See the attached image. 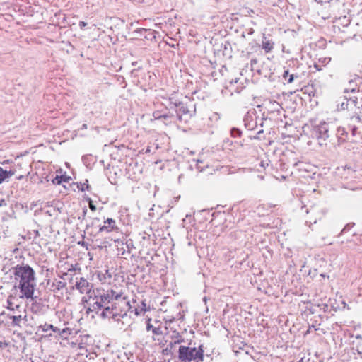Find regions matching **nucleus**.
<instances>
[{
  "label": "nucleus",
  "mask_w": 362,
  "mask_h": 362,
  "mask_svg": "<svg viewBox=\"0 0 362 362\" xmlns=\"http://www.w3.org/2000/svg\"><path fill=\"white\" fill-rule=\"evenodd\" d=\"M25 323H23V327H30L33 328L34 326L36 325V323L34 322V319L33 316H28V321L25 322Z\"/></svg>",
  "instance_id": "27"
},
{
  "label": "nucleus",
  "mask_w": 362,
  "mask_h": 362,
  "mask_svg": "<svg viewBox=\"0 0 362 362\" xmlns=\"http://www.w3.org/2000/svg\"><path fill=\"white\" fill-rule=\"evenodd\" d=\"M1 346V342H0V347Z\"/></svg>",
  "instance_id": "60"
},
{
  "label": "nucleus",
  "mask_w": 362,
  "mask_h": 362,
  "mask_svg": "<svg viewBox=\"0 0 362 362\" xmlns=\"http://www.w3.org/2000/svg\"><path fill=\"white\" fill-rule=\"evenodd\" d=\"M57 332L59 333V335L62 338L66 339L71 334V329L69 328L59 329V331Z\"/></svg>",
  "instance_id": "26"
},
{
  "label": "nucleus",
  "mask_w": 362,
  "mask_h": 362,
  "mask_svg": "<svg viewBox=\"0 0 362 362\" xmlns=\"http://www.w3.org/2000/svg\"><path fill=\"white\" fill-rule=\"evenodd\" d=\"M238 78H235V79H232L230 83H238Z\"/></svg>",
  "instance_id": "46"
},
{
  "label": "nucleus",
  "mask_w": 362,
  "mask_h": 362,
  "mask_svg": "<svg viewBox=\"0 0 362 362\" xmlns=\"http://www.w3.org/2000/svg\"><path fill=\"white\" fill-rule=\"evenodd\" d=\"M206 299H207V298H206V296H204V298H203V300H204V302H206Z\"/></svg>",
  "instance_id": "52"
},
{
  "label": "nucleus",
  "mask_w": 362,
  "mask_h": 362,
  "mask_svg": "<svg viewBox=\"0 0 362 362\" xmlns=\"http://www.w3.org/2000/svg\"><path fill=\"white\" fill-rule=\"evenodd\" d=\"M204 352L202 345L198 348L180 345L177 358L180 362H202Z\"/></svg>",
  "instance_id": "4"
},
{
  "label": "nucleus",
  "mask_w": 362,
  "mask_h": 362,
  "mask_svg": "<svg viewBox=\"0 0 362 362\" xmlns=\"http://www.w3.org/2000/svg\"><path fill=\"white\" fill-rule=\"evenodd\" d=\"M24 297H26L28 303L31 304V310L34 313L40 311L45 306L44 302L39 298V296H20L21 298Z\"/></svg>",
  "instance_id": "8"
},
{
  "label": "nucleus",
  "mask_w": 362,
  "mask_h": 362,
  "mask_svg": "<svg viewBox=\"0 0 362 362\" xmlns=\"http://www.w3.org/2000/svg\"><path fill=\"white\" fill-rule=\"evenodd\" d=\"M300 76L297 74L291 73L289 77L286 79V83L291 84L294 82L295 80H300Z\"/></svg>",
  "instance_id": "28"
},
{
  "label": "nucleus",
  "mask_w": 362,
  "mask_h": 362,
  "mask_svg": "<svg viewBox=\"0 0 362 362\" xmlns=\"http://www.w3.org/2000/svg\"><path fill=\"white\" fill-rule=\"evenodd\" d=\"M351 96L345 95L343 98V101L341 103H339L337 105L338 110H348L351 112Z\"/></svg>",
  "instance_id": "16"
},
{
  "label": "nucleus",
  "mask_w": 362,
  "mask_h": 362,
  "mask_svg": "<svg viewBox=\"0 0 362 362\" xmlns=\"http://www.w3.org/2000/svg\"><path fill=\"white\" fill-rule=\"evenodd\" d=\"M103 223L104 224L103 226H98L99 230L98 234H103V233H108L118 230L115 220L112 218H107Z\"/></svg>",
  "instance_id": "9"
},
{
  "label": "nucleus",
  "mask_w": 362,
  "mask_h": 362,
  "mask_svg": "<svg viewBox=\"0 0 362 362\" xmlns=\"http://www.w3.org/2000/svg\"><path fill=\"white\" fill-rule=\"evenodd\" d=\"M7 317L11 320L10 325L13 327H18L20 328L23 327V323H25V322L28 321V315H25L22 316L21 315H9L8 314Z\"/></svg>",
  "instance_id": "13"
},
{
  "label": "nucleus",
  "mask_w": 362,
  "mask_h": 362,
  "mask_svg": "<svg viewBox=\"0 0 362 362\" xmlns=\"http://www.w3.org/2000/svg\"><path fill=\"white\" fill-rule=\"evenodd\" d=\"M38 329H42V331L45 332H47L49 329H52L54 332H57L59 331V328H57V327L53 326L51 324H45L43 325H40V326H38Z\"/></svg>",
  "instance_id": "24"
},
{
  "label": "nucleus",
  "mask_w": 362,
  "mask_h": 362,
  "mask_svg": "<svg viewBox=\"0 0 362 362\" xmlns=\"http://www.w3.org/2000/svg\"><path fill=\"white\" fill-rule=\"evenodd\" d=\"M341 177L345 180H349L351 178L356 177L355 173L356 170L351 168V167L345 166L342 169Z\"/></svg>",
  "instance_id": "17"
},
{
  "label": "nucleus",
  "mask_w": 362,
  "mask_h": 362,
  "mask_svg": "<svg viewBox=\"0 0 362 362\" xmlns=\"http://www.w3.org/2000/svg\"><path fill=\"white\" fill-rule=\"evenodd\" d=\"M107 298L108 303H107L106 306H111V303L115 301V296H106Z\"/></svg>",
  "instance_id": "37"
},
{
  "label": "nucleus",
  "mask_w": 362,
  "mask_h": 362,
  "mask_svg": "<svg viewBox=\"0 0 362 362\" xmlns=\"http://www.w3.org/2000/svg\"><path fill=\"white\" fill-rule=\"evenodd\" d=\"M165 111L163 110H156L153 112V117L154 118V119L156 120H160V117L162 116L163 113Z\"/></svg>",
  "instance_id": "33"
},
{
  "label": "nucleus",
  "mask_w": 362,
  "mask_h": 362,
  "mask_svg": "<svg viewBox=\"0 0 362 362\" xmlns=\"http://www.w3.org/2000/svg\"><path fill=\"white\" fill-rule=\"evenodd\" d=\"M97 278L100 282L105 284L112 279V274L107 269L105 270V273L102 272H97Z\"/></svg>",
  "instance_id": "19"
},
{
  "label": "nucleus",
  "mask_w": 362,
  "mask_h": 362,
  "mask_svg": "<svg viewBox=\"0 0 362 362\" xmlns=\"http://www.w3.org/2000/svg\"><path fill=\"white\" fill-rule=\"evenodd\" d=\"M87 129V124H83L81 128V129L83 130V129Z\"/></svg>",
  "instance_id": "47"
},
{
  "label": "nucleus",
  "mask_w": 362,
  "mask_h": 362,
  "mask_svg": "<svg viewBox=\"0 0 362 362\" xmlns=\"http://www.w3.org/2000/svg\"><path fill=\"white\" fill-rule=\"evenodd\" d=\"M71 180V177L70 176L65 175H56L55 177L52 180V183L54 185H61L62 182H69Z\"/></svg>",
  "instance_id": "22"
},
{
  "label": "nucleus",
  "mask_w": 362,
  "mask_h": 362,
  "mask_svg": "<svg viewBox=\"0 0 362 362\" xmlns=\"http://www.w3.org/2000/svg\"><path fill=\"white\" fill-rule=\"evenodd\" d=\"M170 110L169 107H166L165 112L160 117V120H161L165 125L170 124L173 122V119L175 117V115L170 112Z\"/></svg>",
  "instance_id": "15"
},
{
  "label": "nucleus",
  "mask_w": 362,
  "mask_h": 362,
  "mask_svg": "<svg viewBox=\"0 0 362 362\" xmlns=\"http://www.w3.org/2000/svg\"><path fill=\"white\" fill-rule=\"evenodd\" d=\"M148 265H153V264L151 263V262H148L147 266H148Z\"/></svg>",
  "instance_id": "53"
},
{
  "label": "nucleus",
  "mask_w": 362,
  "mask_h": 362,
  "mask_svg": "<svg viewBox=\"0 0 362 362\" xmlns=\"http://www.w3.org/2000/svg\"><path fill=\"white\" fill-rule=\"evenodd\" d=\"M15 174V170H6L0 167V185Z\"/></svg>",
  "instance_id": "18"
},
{
  "label": "nucleus",
  "mask_w": 362,
  "mask_h": 362,
  "mask_svg": "<svg viewBox=\"0 0 362 362\" xmlns=\"http://www.w3.org/2000/svg\"><path fill=\"white\" fill-rule=\"evenodd\" d=\"M87 214V209L85 207L83 209V217L84 218Z\"/></svg>",
  "instance_id": "45"
},
{
  "label": "nucleus",
  "mask_w": 362,
  "mask_h": 362,
  "mask_svg": "<svg viewBox=\"0 0 362 362\" xmlns=\"http://www.w3.org/2000/svg\"><path fill=\"white\" fill-rule=\"evenodd\" d=\"M177 344H174V337H172V341L169 343L168 346H169L172 349H174L175 347V346Z\"/></svg>",
  "instance_id": "38"
},
{
  "label": "nucleus",
  "mask_w": 362,
  "mask_h": 362,
  "mask_svg": "<svg viewBox=\"0 0 362 362\" xmlns=\"http://www.w3.org/2000/svg\"><path fill=\"white\" fill-rule=\"evenodd\" d=\"M137 63H138V62H137L136 61L133 62L132 63V66H136V65H137Z\"/></svg>",
  "instance_id": "49"
},
{
  "label": "nucleus",
  "mask_w": 362,
  "mask_h": 362,
  "mask_svg": "<svg viewBox=\"0 0 362 362\" xmlns=\"http://www.w3.org/2000/svg\"><path fill=\"white\" fill-rule=\"evenodd\" d=\"M12 214H14V211L13 209H11Z\"/></svg>",
  "instance_id": "57"
},
{
  "label": "nucleus",
  "mask_w": 362,
  "mask_h": 362,
  "mask_svg": "<svg viewBox=\"0 0 362 362\" xmlns=\"http://www.w3.org/2000/svg\"><path fill=\"white\" fill-rule=\"evenodd\" d=\"M149 306L147 308V305L145 303V300L141 301V308H135V313L136 315H139L142 311H146L147 310H149Z\"/></svg>",
  "instance_id": "29"
},
{
  "label": "nucleus",
  "mask_w": 362,
  "mask_h": 362,
  "mask_svg": "<svg viewBox=\"0 0 362 362\" xmlns=\"http://www.w3.org/2000/svg\"><path fill=\"white\" fill-rule=\"evenodd\" d=\"M230 135H231V136L235 137V138L240 137L242 135V131L239 128L233 127L230 129Z\"/></svg>",
  "instance_id": "30"
},
{
  "label": "nucleus",
  "mask_w": 362,
  "mask_h": 362,
  "mask_svg": "<svg viewBox=\"0 0 362 362\" xmlns=\"http://www.w3.org/2000/svg\"><path fill=\"white\" fill-rule=\"evenodd\" d=\"M111 294L115 295L117 294L113 290L111 291Z\"/></svg>",
  "instance_id": "51"
},
{
  "label": "nucleus",
  "mask_w": 362,
  "mask_h": 362,
  "mask_svg": "<svg viewBox=\"0 0 362 362\" xmlns=\"http://www.w3.org/2000/svg\"><path fill=\"white\" fill-rule=\"evenodd\" d=\"M274 43L270 40H265L262 42V49L266 53L270 52L274 48Z\"/></svg>",
  "instance_id": "23"
},
{
  "label": "nucleus",
  "mask_w": 362,
  "mask_h": 362,
  "mask_svg": "<svg viewBox=\"0 0 362 362\" xmlns=\"http://www.w3.org/2000/svg\"><path fill=\"white\" fill-rule=\"evenodd\" d=\"M361 123V118H360L358 116L350 117L349 122L348 124V129L351 131L352 136H356L359 134L358 124Z\"/></svg>",
  "instance_id": "12"
},
{
  "label": "nucleus",
  "mask_w": 362,
  "mask_h": 362,
  "mask_svg": "<svg viewBox=\"0 0 362 362\" xmlns=\"http://www.w3.org/2000/svg\"><path fill=\"white\" fill-rule=\"evenodd\" d=\"M15 279L18 281V288L22 294H34L35 284V272L26 265H16L13 268Z\"/></svg>",
  "instance_id": "1"
},
{
  "label": "nucleus",
  "mask_w": 362,
  "mask_h": 362,
  "mask_svg": "<svg viewBox=\"0 0 362 362\" xmlns=\"http://www.w3.org/2000/svg\"><path fill=\"white\" fill-rule=\"evenodd\" d=\"M1 346V342H0V347Z\"/></svg>",
  "instance_id": "59"
},
{
  "label": "nucleus",
  "mask_w": 362,
  "mask_h": 362,
  "mask_svg": "<svg viewBox=\"0 0 362 362\" xmlns=\"http://www.w3.org/2000/svg\"><path fill=\"white\" fill-rule=\"evenodd\" d=\"M153 332L154 334H157V332L156 331V329H155L153 330Z\"/></svg>",
  "instance_id": "54"
},
{
  "label": "nucleus",
  "mask_w": 362,
  "mask_h": 362,
  "mask_svg": "<svg viewBox=\"0 0 362 362\" xmlns=\"http://www.w3.org/2000/svg\"><path fill=\"white\" fill-rule=\"evenodd\" d=\"M100 222L99 218H94L92 221V225L98 224Z\"/></svg>",
  "instance_id": "42"
},
{
  "label": "nucleus",
  "mask_w": 362,
  "mask_h": 362,
  "mask_svg": "<svg viewBox=\"0 0 362 362\" xmlns=\"http://www.w3.org/2000/svg\"><path fill=\"white\" fill-rule=\"evenodd\" d=\"M314 67L316 69V70L317 71H320L322 69L320 65L317 64H314Z\"/></svg>",
  "instance_id": "43"
},
{
  "label": "nucleus",
  "mask_w": 362,
  "mask_h": 362,
  "mask_svg": "<svg viewBox=\"0 0 362 362\" xmlns=\"http://www.w3.org/2000/svg\"><path fill=\"white\" fill-rule=\"evenodd\" d=\"M290 74H291V73L288 69L284 70V71L282 74L283 79L286 81V79L289 77Z\"/></svg>",
  "instance_id": "36"
},
{
  "label": "nucleus",
  "mask_w": 362,
  "mask_h": 362,
  "mask_svg": "<svg viewBox=\"0 0 362 362\" xmlns=\"http://www.w3.org/2000/svg\"><path fill=\"white\" fill-rule=\"evenodd\" d=\"M86 25H87V23H86L85 21H81L79 22V23H78V25H79V27H80V28H81V29H83V28H84L85 26H86Z\"/></svg>",
  "instance_id": "39"
},
{
  "label": "nucleus",
  "mask_w": 362,
  "mask_h": 362,
  "mask_svg": "<svg viewBox=\"0 0 362 362\" xmlns=\"http://www.w3.org/2000/svg\"><path fill=\"white\" fill-rule=\"evenodd\" d=\"M152 327H153L152 325H151L150 322H148V323L147 324V326H146V329H147L148 331H149Z\"/></svg>",
  "instance_id": "44"
},
{
  "label": "nucleus",
  "mask_w": 362,
  "mask_h": 362,
  "mask_svg": "<svg viewBox=\"0 0 362 362\" xmlns=\"http://www.w3.org/2000/svg\"><path fill=\"white\" fill-rule=\"evenodd\" d=\"M244 123L245 127L249 130H252L257 126V121L253 119L251 116H245L244 117Z\"/></svg>",
  "instance_id": "21"
},
{
  "label": "nucleus",
  "mask_w": 362,
  "mask_h": 362,
  "mask_svg": "<svg viewBox=\"0 0 362 362\" xmlns=\"http://www.w3.org/2000/svg\"><path fill=\"white\" fill-rule=\"evenodd\" d=\"M313 209H310V210L307 209V210H306V212H307V213H309L310 211H313Z\"/></svg>",
  "instance_id": "50"
},
{
  "label": "nucleus",
  "mask_w": 362,
  "mask_h": 362,
  "mask_svg": "<svg viewBox=\"0 0 362 362\" xmlns=\"http://www.w3.org/2000/svg\"><path fill=\"white\" fill-rule=\"evenodd\" d=\"M174 337V344H179L184 342V339L179 334V333H176V336Z\"/></svg>",
  "instance_id": "34"
},
{
  "label": "nucleus",
  "mask_w": 362,
  "mask_h": 362,
  "mask_svg": "<svg viewBox=\"0 0 362 362\" xmlns=\"http://www.w3.org/2000/svg\"><path fill=\"white\" fill-rule=\"evenodd\" d=\"M335 131V124L325 121L320 122L318 124H314L310 129V136L316 139L320 146L327 144V141H332V134Z\"/></svg>",
  "instance_id": "2"
},
{
  "label": "nucleus",
  "mask_w": 362,
  "mask_h": 362,
  "mask_svg": "<svg viewBox=\"0 0 362 362\" xmlns=\"http://www.w3.org/2000/svg\"><path fill=\"white\" fill-rule=\"evenodd\" d=\"M349 139V132L346 129L335 124V131L332 134V142L334 143L337 140L338 144L340 145L346 142Z\"/></svg>",
  "instance_id": "7"
},
{
  "label": "nucleus",
  "mask_w": 362,
  "mask_h": 362,
  "mask_svg": "<svg viewBox=\"0 0 362 362\" xmlns=\"http://www.w3.org/2000/svg\"><path fill=\"white\" fill-rule=\"evenodd\" d=\"M78 288L80 289L81 293H83L85 291V290L82 291L83 287H88V283L86 280H84L83 279H81L80 282L77 284ZM90 291V288H87L86 290V293L89 294Z\"/></svg>",
  "instance_id": "25"
},
{
  "label": "nucleus",
  "mask_w": 362,
  "mask_h": 362,
  "mask_svg": "<svg viewBox=\"0 0 362 362\" xmlns=\"http://www.w3.org/2000/svg\"><path fill=\"white\" fill-rule=\"evenodd\" d=\"M354 226V223H349L346 224V225L344 227V228L342 229V230H341V233H346V232H347V231L350 230L353 228V226Z\"/></svg>",
  "instance_id": "35"
},
{
  "label": "nucleus",
  "mask_w": 362,
  "mask_h": 362,
  "mask_svg": "<svg viewBox=\"0 0 362 362\" xmlns=\"http://www.w3.org/2000/svg\"><path fill=\"white\" fill-rule=\"evenodd\" d=\"M298 362H303V359H301L300 361H299Z\"/></svg>",
  "instance_id": "58"
},
{
  "label": "nucleus",
  "mask_w": 362,
  "mask_h": 362,
  "mask_svg": "<svg viewBox=\"0 0 362 362\" xmlns=\"http://www.w3.org/2000/svg\"><path fill=\"white\" fill-rule=\"evenodd\" d=\"M78 188L79 190H81L82 192H83L85 190L90 191V186L88 184V180H86V182L85 183H83V184L80 183V185H78Z\"/></svg>",
  "instance_id": "31"
},
{
  "label": "nucleus",
  "mask_w": 362,
  "mask_h": 362,
  "mask_svg": "<svg viewBox=\"0 0 362 362\" xmlns=\"http://www.w3.org/2000/svg\"><path fill=\"white\" fill-rule=\"evenodd\" d=\"M93 300L94 301L93 303L88 308V310L90 311H96L101 308L103 309V310H105V307H107L106 305L108 303L106 296H94Z\"/></svg>",
  "instance_id": "11"
},
{
  "label": "nucleus",
  "mask_w": 362,
  "mask_h": 362,
  "mask_svg": "<svg viewBox=\"0 0 362 362\" xmlns=\"http://www.w3.org/2000/svg\"><path fill=\"white\" fill-rule=\"evenodd\" d=\"M263 132H264V131H263V129H260V130H259V131L257 132V135H260L261 134H262V133H263Z\"/></svg>",
  "instance_id": "48"
},
{
  "label": "nucleus",
  "mask_w": 362,
  "mask_h": 362,
  "mask_svg": "<svg viewBox=\"0 0 362 362\" xmlns=\"http://www.w3.org/2000/svg\"><path fill=\"white\" fill-rule=\"evenodd\" d=\"M260 126L261 127H263V122L262 121L261 124H260Z\"/></svg>",
  "instance_id": "56"
},
{
  "label": "nucleus",
  "mask_w": 362,
  "mask_h": 362,
  "mask_svg": "<svg viewBox=\"0 0 362 362\" xmlns=\"http://www.w3.org/2000/svg\"><path fill=\"white\" fill-rule=\"evenodd\" d=\"M130 308L129 303L127 298L122 296H115V301L111 303V306L105 307L103 310L101 316L103 317H112L118 320V317H124L127 316V311Z\"/></svg>",
  "instance_id": "3"
},
{
  "label": "nucleus",
  "mask_w": 362,
  "mask_h": 362,
  "mask_svg": "<svg viewBox=\"0 0 362 362\" xmlns=\"http://www.w3.org/2000/svg\"><path fill=\"white\" fill-rule=\"evenodd\" d=\"M93 300L94 301L93 303L88 308V310L90 311H96L101 308L103 309V310H105V307H107L106 305L108 303L106 296H94Z\"/></svg>",
  "instance_id": "10"
},
{
  "label": "nucleus",
  "mask_w": 362,
  "mask_h": 362,
  "mask_svg": "<svg viewBox=\"0 0 362 362\" xmlns=\"http://www.w3.org/2000/svg\"><path fill=\"white\" fill-rule=\"evenodd\" d=\"M84 199L88 202L89 209L92 211H95L97 208H96V206L93 204V201L91 199V198L89 197H84Z\"/></svg>",
  "instance_id": "32"
},
{
  "label": "nucleus",
  "mask_w": 362,
  "mask_h": 362,
  "mask_svg": "<svg viewBox=\"0 0 362 362\" xmlns=\"http://www.w3.org/2000/svg\"><path fill=\"white\" fill-rule=\"evenodd\" d=\"M356 78L359 79V77L357 76L354 79H351V80L349 81V87L346 88L344 89V93H356V92H357V90H356L357 84L356 83Z\"/></svg>",
  "instance_id": "20"
},
{
  "label": "nucleus",
  "mask_w": 362,
  "mask_h": 362,
  "mask_svg": "<svg viewBox=\"0 0 362 362\" xmlns=\"http://www.w3.org/2000/svg\"><path fill=\"white\" fill-rule=\"evenodd\" d=\"M169 109L175 112L177 119L180 122L185 121V122L194 115V110L192 112L189 110L187 106L183 102H173L170 99Z\"/></svg>",
  "instance_id": "5"
},
{
  "label": "nucleus",
  "mask_w": 362,
  "mask_h": 362,
  "mask_svg": "<svg viewBox=\"0 0 362 362\" xmlns=\"http://www.w3.org/2000/svg\"><path fill=\"white\" fill-rule=\"evenodd\" d=\"M351 112L352 116L362 117V91L357 90L356 95L351 96Z\"/></svg>",
  "instance_id": "6"
},
{
  "label": "nucleus",
  "mask_w": 362,
  "mask_h": 362,
  "mask_svg": "<svg viewBox=\"0 0 362 362\" xmlns=\"http://www.w3.org/2000/svg\"><path fill=\"white\" fill-rule=\"evenodd\" d=\"M22 178H23V176H20V177H18V180H21Z\"/></svg>",
  "instance_id": "55"
},
{
  "label": "nucleus",
  "mask_w": 362,
  "mask_h": 362,
  "mask_svg": "<svg viewBox=\"0 0 362 362\" xmlns=\"http://www.w3.org/2000/svg\"><path fill=\"white\" fill-rule=\"evenodd\" d=\"M6 205H7V202L5 199H0V207L6 206Z\"/></svg>",
  "instance_id": "41"
},
{
  "label": "nucleus",
  "mask_w": 362,
  "mask_h": 362,
  "mask_svg": "<svg viewBox=\"0 0 362 362\" xmlns=\"http://www.w3.org/2000/svg\"><path fill=\"white\" fill-rule=\"evenodd\" d=\"M257 63V59H252L250 60V65H251L252 69H253L254 65L256 64Z\"/></svg>",
  "instance_id": "40"
},
{
  "label": "nucleus",
  "mask_w": 362,
  "mask_h": 362,
  "mask_svg": "<svg viewBox=\"0 0 362 362\" xmlns=\"http://www.w3.org/2000/svg\"><path fill=\"white\" fill-rule=\"evenodd\" d=\"M23 298H21L20 297L18 298V296H8L7 303L8 306L7 308L13 310L15 312V310L20 311V308L22 307L21 302H20V300H22Z\"/></svg>",
  "instance_id": "14"
}]
</instances>
